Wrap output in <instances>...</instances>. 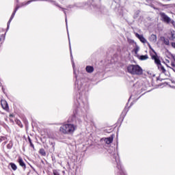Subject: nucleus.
<instances>
[{"instance_id": "4", "label": "nucleus", "mask_w": 175, "mask_h": 175, "mask_svg": "<svg viewBox=\"0 0 175 175\" xmlns=\"http://www.w3.org/2000/svg\"><path fill=\"white\" fill-rule=\"evenodd\" d=\"M151 59L154 60L155 65L157 66L161 65V59H159V57L155 52V51H153V53H150Z\"/></svg>"}, {"instance_id": "21", "label": "nucleus", "mask_w": 175, "mask_h": 175, "mask_svg": "<svg viewBox=\"0 0 175 175\" xmlns=\"http://www.w3.org/2000/svg\"><path fill=\"white\" fill-rule=\"evenodd\" d=\"M6 35V31H4V33L1 34L0 36V42H3V40H5V36Z\"/></svg>"}, {"instance_id": "12", "label": "nucleus", "mask_w": 175, "mask_h": 175, "mask_svg": "<svg viewBox=\"0 0 175 175\" xmlns=\"http://www.w3.org/2000/svg\"><path fill=\"white\" fill-rule=\"evenodd\" d=\"M157 68H158L159 70H160V72H161V73H166V69H165V67H163V66H162V64L157 66Z\"/></svg>"}, {"instance_id": "13", "label": "nucleus", "mask_w": 175, "mask_h": 175, "mask_svg": "<svg viewBox=\"0 0 175 175\" xmlns=\"http://www.w3.org/2000/svg\"><path fill=\"white\" fill-rule=\"evenodd\" d=\"M149 40L150 42H153V43H155V42H157V35L152 34L149 38Z\"/></svg>"}, {"instance_id": "5", "label": "nucleus", "mask_w": 175, "mask_h": 175, "mask_svg": "<svg viewBox=\"0 0 175 175\" xmlns=\"http://www.w3.org/2000/svg\"><path fill=\"white\" fill-rule=\"evenodd\" d=\"M1 107H2V109H3V110L7 111L8 113H9V111H10V110L9 109V105L8 104V102L6 100H1Z\"/></svg>"}, {"instance_id": "10", "label": "nucleus", "mask_w": 175, "mask_h": 175, "mask_svg": "<svg viewBox=\"0 0 175 175\" xmlns=\"http://www.w3.org/2000/svg\"><path fill=\"white\" fill-rule=\"evenodd\" d=\"M161 40H162V42H163L164 44H165V46H169L170 44V42H169V39L165 38L163 36L161 37Z\"/></svg>"}, {"instance_id": "29", "label": "nucleus", "mask_w": 175, "mask_h": 175, "mask_svg": "<svg viewBox=\"0 0 175 175\" xmlns=\"http://www.w3.org/2000/svg\"><path fill=\"white\" fill-rule=\"evenodd\" d=\"M122 114H125V111H122V115H121V116H122Z\"/></svg>"}, {"instance_id": "27", "label": "nucleus", "mask_w": 175, "mask_h": 175, "mask_svg": "<svg viewBox=\"0 0 175 175\" xmlns=\"http://www.w3.org/2000/svg\"><path fill=\"white\" fill-rule=\"evenodd\" d=\"M9 117H10V118H13V117H14V114L10 113V114L9 115Z\"/></svg>"}, {"instance_id": "1", "label": "nucleus", "mask_w": 175, "mask_h": 175, "mask_svg": "<svg viewBox=\"0 0 175 175\" xmlns=\"http://www.w3.org/2000/svg\"><path fill=\"white\" fill-rule=\"evenodd\" d=\"M77 129V126L74 124L66 123L63 124L59 129V132L62 135H73L75 133V131Z\"/></svg>"}, {"instance_id": "9", "label": "nucleus", "mask_w": 175, "mask_h": 175, "mask_svg": "<svg viewBox=\"0 0 175 175\" xmlns=\"http://www.w3.org/2000/svg\"><path fill=\"white\" fill-rule=\"evenodd\" d=\"M136 38H137L138 39H139L140 42H142V43H146V42H147V40H146V38H144V37L142 35H139V33H136L135 34Z\"/></svg>"}, {"instance_id": "16", "label": "nucleus", "mask_w": 175, "mask_h": 175, "mask_svg": "<svg viewBox=\"0 0 175 175\" xmlns=\"http://www.w3.org/2000/svg\"><path fill=\"white\" fill-rule=\"evenodd\" d=\"M9 165L10 166H11L12 170H14V172L17 170V165L14 163H10Z\"/></svg>"}, {"instance_id": "8", "label": "nucleus", "mask_w": 175, "mask_h": 175, "mask_svg": "<svg viewBox=\"0 0 175 175\" xmlns=\"http://www.w3.org/2000/svg\"><path fill=\"white\" fill-rule=\"evenodd\" d=\"M114 139V135H111L109 137H107L105 139V142L106 144H111L113 143V140Z\"/></svg>"}, {"instance_id": "25", "label": "nucleus", "mask_w": 175, "mask_h": 175, "mask_svg": "<svg viewBox=\"0 0 175 175\" xmlns=\"http://www.w3.org/2000/svg\"><path fill=\"white\" fill-rule=\"evenodd\" d=\"M151 8H152V9H154V10H159V8L155 7V5H152L151 6Z\"/></svg>"}, {"instance_id": "24", "label": "nucleus", "mask_w": 175, "mask_h": 175, "mask_svg": "<svg viewBox=\"0 0 175 175\" xmlns=\"http://www.w3.org/2000/svg\"><path fill=\"white\" fill-rule=\"evenodd\" d=\"M53 175H60L58 171H57L56 170H53Z\"/></svg>"}, {"instance_id": "14", "label": "nucleus", "mask_w": 175, "mask_h": 175, "mask_svg": "<svg viewBox=\"0 0 175 175\" xmlns=\"http://www.w3.org/2000/svg\"><path fill=\"white\" fill-rule=\"evenodd\" d=\"M159 6H162L163 8H165L167 9L168 8H172V5L170 4H163L162 3H158Z\"/></svg>"}, {"instance_id": "22", "label": "nucleus", "mask_w": 175, "mask_h": 175, "mask_svg": "<svg viewBox=\"0 0 175 175\" xmlns=\"http://www.w3.org/2000/svg\"><path fill=\"white\" fill-rule=\"evenodd\" d=\"M139 48L138 46H137L135 48H134L133 51H134L135 54H137V53H139Z\"/></svg>"}, {"instance_id": "28", "label": "nucleus", "mask_w": 175, "mask_h": 175, "mask_svg": "<svg viewBox=\"0 0 175 175\" xmlns=\"http://www.w3.org/2000/svg\"><path fill=\"white\" fill-rule=\"evenodd\" d=\"M129 43H131V44L135 43V41L133 40H130L129 41Z\"/></svg>"}, {"instance_id": "26", "label": "nucleus", "mask_w": 175, "mask_h": 175, "mask_svg": "<svg viewBox=\"0 0 175 175\" xmlns=\"http://www.w3.org/2000/svg\"><path fill=\"white\" fill-rule=\"evenodd\" d=\"M171 45H172V47H173V49H175V42H172Z\"/></svg>"}, {"instance_id": "2", "label": "nucleus", "mask_w": 175, "mask_h": 175, "mask_svg": "<svg viewBox=\"0 0 175 175\" xmlns=\"http://www.w3.org/2000/svg\"><path fill=\"white\" fill-rule=\"evenodd\" d=\"M126 72L133 76H142L143 75V68L139 64H129L126 66Z\"/></svg>"}, {"instance_id": "18", "label": "nucleus", "mask_w": 175, "mask_h": 175, "mask_svg": "<svg viewBox=\"0 0 175 175\" xmlns=\"http://www.w3.org/2000/svg\"><path fill=\"white\" fill-rule=\"evenodd\" d=\"M38 152L42 157H46V150L44 148H40Z\"/></svg>"}, {"instance_id": "6", "label": "nucleus", "mask_w": 175, "mask_h": 175, "mask_svg": "<svg viewBox=\"0 0 175 175\" xmlns=\"http://www.w3.org/2000/svg\"><path fill=\"white\" fill-rule=\"evenodd\" d=\"M17 162L19 164V166H21L23 170H25L27 169V165H25V163L24 162V160H23V158L21 157H19L18 158Z\"/></svg>"}, {"instance_id": "3", "label": "nucleus", "mask_w": 175, "mask_h": 175, "mask_svg": "<svg viewBox=\"0 0 175 175\" xmlns=\"http://www.w3.org/2000/svg\"><path fill=\"white\" fill-rule=\"evenodd\" d=\"M159 16L161 18V21L165 23V24H172V25H175V21L172 20L170 17H169L165 12H159Z\"/></svg>"}, {"instance_id": "19", "label": "nucleus", "mask_w": 175, "mask_h": 175, "mask_svg": "<svg viewBox=\"0 0 175 175\" xmlns=\"http://www.w3.org/2000/svg\"><path fill=\"white\" fill-rule=\"evenodd\" d=\"M15 122H16V124H18V126L20 127V128H23V123L21 122V121L20 120H18V119H16L15 120Z\"/></svg>"}, {"instance_id": "20", "label": "nucleus", "mask_w": 175, "mask_h": 175, "mask_svg": "<svg viewBox=\"0 0 175 175\" xmlns=\"http://www.w3.org/2000/svg\"><path fill=\"white\" fill-rule=\"evenodd\" d=\"M175 39V31L174 30L171 31V38H170V40H174Z\"/></svg>"}, {"instance_id": "30", "label": "nucleus", "mask_w": 175, "mask_h": 175, "mask_svg": "<svg viewBox=\"0 0 175 175\" xmlns=\"http://www.w3.org/2000/svg\"><path fill=\"white\" fill-rule=\"evenodd\" d=\"M10 121H11L12 122H13V120H12V118H10Z\"/></svg>"}, {"instance_id": "17", "label": "nucleus", "mask_w": 175, "mask_h": 175, "mask_svg": "<svg viewBox=\"0 0 175 175\" xmlns=\"http://www.w3.org/2000/svg\"><path fill=\"white\" fill-rule=\"evenodd\" d=\"M139 59H140L141 61H146V59H148V55H140L139 57Z\"/></svg>"}, {"instance_id": "15", "label": "nucleus", "mask_w": 175, "mask_h": 175, "mask_svg": "<svg viewBox=\"0 0 175 175\" xmlns=\"http://www.w3.org/2000/svg\"><path fill=\"white\" fill-rule=\"evenodd\" d=\"M27 140L30 144V147H31V148H33V150H35V145H33V143H32V139H31V137H28Z\"/></svg>"}, {"instance_id": "11", "label": "nucleus", "mask_w": 175, "mask_h": 175, "mask_svg": "<svg viewBox=\"0 0 175 175\" xmlns=\"http://www.w3.org/2000/svg\"><path fill=\"white\" fill-rule=\"evenodd\" d=\"M85 70L86 72H88V73H92V72H94V66H87L85 68Z\"/></svg>"}, {"instance_id": "23", "label": "nucleus", "mask_w": 175, "mask_h": 175, "mask_svg": "<svg viewBox=\"0 0 175 175\" xmlns=\"http://www.w3.org/2000/svg\"><path fill=\"white\" fill-rule=\"evenodd\" d=\"M36 1H38V0H29L28 1L25 5H29V3H31V2H36Z\"/></svg>"}, {"instance_id": "7", "label": "nucleus", "mask_w": 175, "mask_h": 175, "mask_svg": "<svg viewBox=\"0 0 175 175\" xmlns=\"http://www.w3.org/2000/svg\"><path fill=\"white\" fill-rule=\"evenodd\" d=\"M20 8L19 6H16V8L14 9V12H12L11 17L10 18L9 21L8 22V27H9L10 23H12V20H13V18H14V16L16 15V12H17V10H18V9Z\"/></svg>"}]
</instances>
